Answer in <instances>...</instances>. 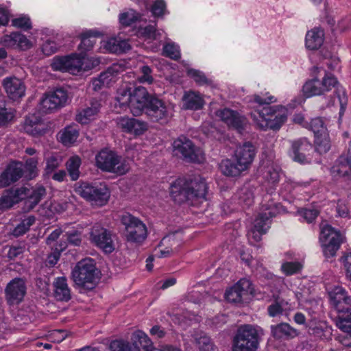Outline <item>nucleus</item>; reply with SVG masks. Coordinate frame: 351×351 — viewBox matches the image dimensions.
I'll return each instance as SVG.
<instances>
[{
    "label": "nucleus",
    "mask_w": 351,
    "mask_h": 351,
    "mask_svg": "<svg viewBox=\"0 0 351 351\" xmlns=\"http://www.w3.org/2000/svg\"><path fill=\"white\" fill-rule=\"evenodd\" d=\"M315 142L316 150L320 154L327 152L330 148V143L328 134L316 136Z\"/></svg>",
    "instance_id": "603ef678"
},
{
    "label": "nucleus",
    "mask_w": 351,
    "mask_h": 351,
    "mask_svg": "<svg viewBox=\"0 0 351 351\" xmlns=\"http://www.w3.org/2000/svg\"><path fill=\"white\" fill-rule=\"evenodd\" d=\"M100 107V102L97 99H93L90 102V106L82 110L77 114L76 121L82 124L88 123L90 121L94 119L99 111Z\"/></svg>",
    "instance_id": "7c9ffc66"
},
{
    "label": "nucleus",
    "mask_w": 351,
    "mask_h": 351,
    "mask_svg": "<svg viewBox=\"0 0 351 351\" xmlns=\"http://www.w3.org/2000/svg\"><path fill=\"white\" fill-rule=\"evenodd\" d=\"M54 295L58 300L68 301L71 299V290L65 277L57 278L54 282Z\"/></svg>",
    "instance_id": "473e14b6"
},
{
    "label": "nucleus",
    "mask_w": 351,
    "mask_h": 351,
    "mask_svg": "<svg viewBox=\"0 0 351 351\" xmlns=\"http://www.w3.org/2000/svg\"><path fill=\"white\" fill-rule=\"evenodd\" d=\"M25 189H16L6 191L0 197V210L12 207L14 204L24 199Z\"/></svg>",
    "instance_id": "c85d7f7f"
},
{
    "label": "nucleus",
    "mask_w": 351,
    "mask_h": 351,
    "mask_svg": "<svg viewBox=\"0 0 351 351\" xmlns=\"http://www.w3.org/2000/svg\"><path fill=\"white\" fill-rule=\"evenodd\" d=\"M182 101L183 108L186 110H197L201 109L204 105V101L201 95L194 91L185 93Z\"/></svg>",
    "instance_id": "2f4dec72"
},
{
    "label": "nucleus",
    "mask_w": 351,
    "mask_h": 351,
    "mask_svg": "<svg viewBox=\"0 0 351 351\" xmlns=\"http://www.w3.org/2000/svg\"><path fill=\"white\" fill-rule=\"evenodd\" d=\"M132 90V87L128 84L122 86L118 89L116 100L121 108L125 110L126 108L130 109Z\"/></svg>",
    "instance_id": "58836bf2"
},
{
    "label": "nucleus",
    "mask_w": 351,
    "mask_h": 351,
    "mask_svg": "<svg viewBox=\"0 0 351 351\" xmlns=\"http://www.w3.org/2000/svg\"><path fill=\"white\" fill-rule=\"evenodd\" d=\"M117 125L124 132L136 136L143 134L147 130V124L145 121L128 117L117 119Z\"/></svg>",
    "instance_id": "5701e85b"
},
{
    "label": "nucleus",
    "mask_w": 351,
    "mask_h": 351,
    "mask_svg": "<svg viewBox=\"0 0 351 351\" xmlns=\"http://www.w3.org/2000/svg\"><path fill=\"white\" fill-rule=\"evenodd\" d=\"M133 344L131 346L128 342L123 340H115L110 343V351H141V344H143L144 348H147L150 344V339L147 335L138 331L134 335Z\"/></svg>",
    "instance_id": "2eb2a0df"
},
{
    "label": "nucleus",
    "mask_w": 351,
    "mask_h": 351,
    "mask_svg": "<svg viewBox=\"0 0 351 351\" xmlns=\"http://www.w3.org/2000/svg\"><path fill=\"white\" fill-rule=\"evenodd\" d=\"M66 239L69 243L77 246L80 245L82 241L81 239V232L78 230H73L69 232H66L65 235Z\"/></svg>",
    "instance_id": "774afa93"
},
{
    "label": "nucleus",
    "mask_w": 351,
    "mask_h": 351,
    "mask_svg": "<svg viewBox=\"0 0 351 351\" xmlns=\"http://www.w3.org/2000/svg\"><path fill=\"white\" fill-rule=\"evenodd\" d=\"M12 24L13 26L24 29H29L32 28V23L30 19L28 16H23L18 18H16L12 21Z\"/></svg>",
    "instance_id": "69168bd1"
},
{
    "label": "nucleus",
    "mask_w": 351,
    "mask_h": 351,
    "mask_svg": "<svg viewBox=\"0 0 351 351\" xmlns=\"http://www.w3.org/2000/svg\"><path fill=\"white\" fill-rule=\"evenodd\" d=\"M298 213L303 221L307 223L313 222L319 215V211L315 208H302Z\"/></svg>",
    "instance_id": "e2e57ef3"
},
{
    "label": "nucleus",
    "mask_w": 351,
    "mask_h": 351,
    "mask_svg": "<svg viewBox=\"0 0 351 351\" xmlns=\"http://www.w3.org/2000/svg\"><path fill=\"white\" fill-rule=\"evenodd\" d=\"M153 97L149 95L147 89L143 86L132 87L130 110L134 116L141 115L145 110L149 99Z\"/></svg>",
    "instance_id": "f3484780"
},
{
    "label": "nucleus",
    "mask_w": 351,
    "mask_h": 351,
    "mask_svg": "<svg viewBox=\"0 0 351 351\" xmlns=\"http://www.w3.org/2000/svg\"><path fill=\"white\" fill-rule=\"evenodd\" d=\"M79 136V129L77 125H72L66 127L59 132L58 138L60 141L66 146L73 144Z\"/></svg>",
    "instance_id": "f704fd0d"
},
{
    "label": "nucleus",
    "mask_w": 351,
    "mask_h": 351,
    "mask_svg": "<svg viewBox=\"0 0 351 351\" xmlns=\"http://www.w3.org/2000/svg\"><path fill=\"white\" fill-rule=\"evenodd\" d=\"M324 43V32L319 28L308 31L306 35V47L311 50L319 48Z\"/></svg>",
    "instance_id": "c9c22d12"
},
{
    "label": "nucleus",
    "mask_w": 351,
    "mask_h": 351,
    "mask_svg": "<svg viewBox=\"0 0 351 351\" xmlns=\"http://www.w3.org/2000/svg\"><path fill=\"white\" fill-rule=\"evenodd\" d=\"M71 277L76 286L87 289H93L99 278V271L92 258L78 262L72 270Z\"/></svg>",
    "instance_id": "20e7f679"
},
{
    "label": "nucleus",
    "mask_w": 351,
    "mask_h": 351,
    "mask_svg": "<svg viewBox=\"0 0 351 351\" xmlns=\"http://www.w3.org/2000/svg\"><path fill=\"white\" fill-rule=\"evenodd\" d=\"M51 68L54 71L69 72L75 75L80 72V55L73 53L67 56H56L52 60Z\"/></svg>",
    "instance_id": "ddd939ff"
},
{
    "label": "nucleus",
    "mask_w": 351,
    "mask_h": 351,
    "mask_svg": "<svg viewBox=\"0 0 351 351\" xmlns=\"http://www.w3.org/2000/svg\"><path fill=\"white\" fill-rule=\"evenodd\" d=\"M263 178L265 180V187H269L268 192H271L280 180V171L274 165H267L261 169Z\"/></svg>",
    "instance_id": "c756f323"
},
{
    "label": "nucleus",
    "mask_w": 351,
    "mask_h": 351,
    "mask_svg": "<svg viewBox=\"0 0 351 351\" xmlns=\"http://www.w3.org/2000/svg\"><path fill=\"white\" fill-rule=\"evenodd\" d=\"M330 303L339 312L348 310L351 306V298L341 287H335L329 293Z\"/></svg>",
    "instance_id": "a878e982"
},
{
    "label": "nucleus",
    "mask_w": 351,
    "mask_h": 351,
    "mask_svg": "<svg viewBox=\"0 0 351 351\" xmlns=\"http://www.w3.org/2000/svg\"><path fill=\"white\" fill-rule=\"evenodd\" d=\"M253 291L251 282L246 278H242L226 291L225 298L229 302L240 303L252 294Z\"/></svg>",
    "instance_id": "f8f14e48"
},
{
    "label": "nucleus",
    "mask_w": 351,
    "mask_h": 351,
    "mask_svg": "<svg viewBox=\"0 0 351 351\" xmlns=\"http://www.w3.org/2000/svg\"><path fill=\"white\" fill-rule=\"evenodd\" d=\"M69 335L68 331L65 330H53L48 332L47 338L53 343H60Z\"/></svg>",
    "instance_id": "bf43d9fd"
},
{
    "label": "nucleus",
    "mask_w": 351,
    "mask_h": 351,
    "mask_svg": "<svg viewBox=\"0 0 351 351\" xmlns=\"http://www.w3.org/2000/svg\"><path fill=\"white\" fill-rule=\"evenodd\" d=\"M208 186L205 180L199 176L191 179H178L171 185L170 193L175 202L181 204L185 202L205 200Z\"/></svg>",
    "instance_id": "f03ea898"
},
{
    "label": "nucleus",
    "mask_w": 351,
    "mask_h": 351,
    "mask_svg": "<svg viewBox=\"0 0 351 351\" xmlns=\"http://www.w3.org/2000/svg\"><path fill=\"white\" fill-rule=\"evenodd\" d=\"M195 343L200 351H213L214 344L209 337L205 334L197 335L195 337Z\"/></svg>",
    "instance_id": "09e8293b"
},
{
    "label": "nucleus",
    "mask_w": 351,
    "mask_h": 351,
    "mask_svg": "<svg viewBox=\"0 0 351 351\" xmlns=\"http://www.w3.org/2000/svg\"><path fill=\"white\" fill-rule=\"evenodd\" d=\"M145 114L152 121H165L169 117V110L166 104L155 97H151L147 104Z\"/></svg>",
    "instance_id": "dca6fc26"
},
{
    "label": "nucleus",
    "mask_w": 351,
    "mask_h": 351,
    "mask_svg": "<svg viewBox=\"0 0 351 351\" xmlns=\"http://www.w3.org/2000/svg\"><path fill=\"white\" fill-rule=\"evenodd\" d=\"M5 298L10 304H19L26 293V285L23 279L16 278L12 280L5 289Z\"/></svg>",
    "instance_id": "aec40b11"
},
{
    "label": "nucleus",
    "mask_w": 351,
    "mask_h": 351,
    "mask_svg": "<svg viewBox=\"0 0 351 351\" xmlns=\"http://www.w3.org/2000/svg\"><path fill=\"white\" fill-rule=\"evenodd\" d=\"M117 39L115 38H111L107 40H104L101 43V49L110 53H117L118 48Z\"/></svg>",
    "instance_id": "338daca9"
},
{
    "label": "nucleus",
    "mask_w": 351,
    "mask_h": 351,
    "mask_svg": "<svg viewBox=\"0 0 351 351\" xmlns=\"http://www.w3.org/2000/svg\"><path fill=\"white\" fill-rule=\"evenodd\" d=\"M309 128L315 134V137L327 134L324 121L319 117L313 119L309 123Z\"/></svg>",
    "instance_id": "3c124183"
},
{
    "label": "nucleus",
    "mask_w": 351,
    "mask_h": 351,
    "mask_svg": "<svg viewBox=\"0 0 351 351\" xmlns=\"http://www.w3.org/2000/svg\"><path fill=\"white\" fill-rule=\"evenodd\" d=\"M80 55V71H86L93 69L99 64L97 58H89L84 55Z\"/></svg>",
    "instance_id": "13d9d810"
},
{
    "label": "nucleus",
    "mask_w": 351,
    "mask_h": 351,
    "mask_svg": "<svg viewBox=\"0 0 351 351\" xmlns=\"http://www.w3.org/2000/svg\"><path fill=\"white\" fill-rule=\"evenodd\" d=\"M351 165L348 162L347 157H340L337 164L331 169V173L335 178H342L343 180L350 176Z\"/></svg>",
    "instance_id": "4c0bfd02"
},
{
    "label": "nucleus",
    "mask_w": 351,
    "mask_h": 351,
    "mask_svg": "<svg viewBox=\"0 0 351 351\" xmlns=\"http://www.w3.org/2000/svg\"><path fill=\"white\" fill-rule=\"evenodd\" d=\"M75 191L91 205L96 206H102L106 204L110 198L108 189L102 184L77 183L75 185Z\"/></svg>",
    "instance_id": "0eeeda50"
},
{
    "label": "nucleus",
    "mask_w": 351,
    "mask_h": 351,
    "mask_svg": "<svg viewBox=\"0 0 351 351\" xmlns=\"http://www.w3.org/2000/svg\"><path fill=\"white\" fill-rule=\"evenodd\" d=\"M173 153L187 161L201 163L204 160L202 151L196 148L192 141L186 136H181L173 141Z\"/></svg>",
    "instance_id": "1a4fd4ad"
},
{
    "label": "nucleus",
    "mask_w": 351,
    "mask_h": 351,
    "mask_svg": "<svg viewBox=\"0 0 351 351\" xmlns=\"http://www.w3.org/2000/svg\"><path fill=\"white\" fill-rule=\"evenodd\" d=\"M319 87L322 95L329 92L332 88L337 87L335 95L338 98L340 105V114H342L347 106L348 97L346 94L345 90L342 87H338L337 80L332 75L326 73L322 80H319Z\"/></svg>",
    "instance_id": "4468645a"
},
{
    "label": "nucleus",
    "mask_w": 351,
    "mask_h": 351,
    "mask_svg": "<svg viewBox=\"0 0 351 351\" xmlns=\"http://www.w3.org/2000/svg\"><path fill=\"white\" fill-rule=\"evenodd\" d=\"M62 163V158L58 155H52L47 158L46 167L45 169V173L49 175L59 167Z\"/></svg>",
    "instance_id": "5fc2aeb1"
},
{
    "label": "nucleus",
    "mask_w": 351,
    "mask_h": 351,
    "mask_svg": "<svg viewBox=\"0 0 351 351\" xmlns=\"http://www.w3.org/2000/svg\"><path fill=\"white\" fill-rule=\"evenodd\" d=\"M262 335V330L257 327L241 326L233 338L232 351H256Z\"/></svg>",
    "instance_id": "7ed1b4c3"
},
{
    "label": "nucleus",
    "mask_w": 351,
    "mask_h": 351,
    "mask_svg": "<svg viewBox=\"0 0 351 351\" xmlns=\"http://www.w3.org/2000/svg\"><path fill=\"white\" fill-rule=\"evenodd\" d=\"M271 331L273 337L276 339L293 338L298 335L297 330L287 323L271 326Z\"/></svg>",
    "instance_id": "72a5a7b5"
},
{
    "label": "nucleus",
    "mask_w": 351,
    "mask_h": 351,
    "mask_svg": "<svg viewBox=\"0 0 351 351\" xmlns=\"http://www.w3.org/2000/svg\"><path fill=\"white\" fill-rule=\"evenodd\" d=\"M81 165V159L77 156L71 157L66 162V166L71 179L77 180L80 177L79 168Z\"/></svg>",
    "instance_id": "37998d69"
},
{
    "label": "nucleus",
    "mask_w": 351,
    "mask_h": 351,
    "mask_svg": "<svg viewBox=\"0 0 351 351\" xmlns=\"http://www.w3.org/2000/svg\"><path fill=\"white\" fill-rule=\"evenodd\" d=\"M23 175V165L20 162H12L0 176V187L7 186L18 181Z\"/></svg>",
    "instance_id": "393cba45"
},
{
    "label": "nucleus",
    "mask_w": 351,
    "mask_h": 351,
    "mask_svg": "<svg viewBox=\"0 0 351 351\" xmlns=\"http://www.w3.org/2000/svg\"><path fill=\"white\" fill-rule=\"evenodd\" d=\"M2 86L8 97L13 101H18L25 95L26 86L20 78L7 77L3 80Z\"/></svg>",
    "instance_id": "6ab92c4d"
},
{
    "label": "nucleus",
    "mask_w": 351,
    "mask_h": 351,
    "mask_svg": "<svg viewBox=\"0 0 351 351\" xmlns=\"http://www.w3.org/2000/svg\"><path fill=\"white\" fill-rule=\"evenodd\" d=\"M306 328L310 335L320 339H329L332 336V330L324 321L312 319L308 322Z\"/></svg>",
    "instance_id": "bb28decb"
},
{
    "label": "nucleus",
    "mask_w": 351,
    "mask_h": 351,
    "mask_svg": "<svg viewBox=\"0 0 351 351\" xmlns=\"http://www.w3.org/2000/svg\"><path fill=\"white\" fill-rule=\"evenodd\" d=\"M256 155V149L252 143L245 142L237 147L234 158L241 167L245 171L252 165Z\"/></svg>",
    "instance_id": "412c9836"
},
{
    "label": "nucleus",
    "mask_w": 351,
    "mask_h": 351,
    "mask_svg": "<svg viewBox=\"0 0 351 351\" xmlns=\"http://www.w3.org/2000/svg\"><path fill=\"white\" fill-rule=\"evenodd\" d=\"M215 114L228 126L238 130H243L247 123V121L244 116L230 108L220 109L215 112Z\"/></svg>",
    "instance_id": "4be33fe9"
},
{
    "label": "nucleus",
    "mask_w": 351,
    "mask_h": 351,
    "mask_svg": "<svg viewBox=\"0 0 351 351\" xmlns=\"http://www.w3.org/2000/svg\"><path fill=\"white\" fill-rule=\"evenodd\" d=\"M319 85V80L317 78H313L307 81L302 87L304 95L307 97L321 95L322 93Z\"/></svg>",
    "instance_id": "c03bdc74"
},
{
    "label": "nucleus",
    "mask_w": 351,
    "mask_h": 351,
    "mask_svg": "<svg viewBox=\"0 0 351 351\" xmlns=\"http://www.w3.org/2000/svg\"><path fill=\"white\" fill-rule=\"evenodd\" d=\"M1 43L6 47L18 48L21 50H27L33 47V43L27 36L20 32H13L3 36Z\"/></svg>",
    "instance_id": "b1692460"
},
{
    "label": "nucleus",
    "mask_w": 351,
    "mask_h": 351,
    "mask_svg": "<svg viewBox=\"0 0 351 351\" xmlns=\"http://www.w3.org/2000/svg\"><path fill=\"white\" fill-rule=\"evenodd\" d=\"M20 189H25L23 199H25V204L28 210L33 209L46 194V190L43 186H22Z\"/></svg>",
    "instance_id": "cd10ccee"
},
{
    "label": "nucleus",
    "mask_w": 351,
    "mask_h": 351,
    "mask_svg": "<svg viewBox=\"0 0 351 351\" xmlns=\"http://www.w3.org/2000/svg\"><path fill=\"white\" fill-rule=\"evenodd\" d=\"M23 130L26 133L33 136H41L45 133L43 123L34 117H29L25 119Z\"/></svg>",
    "instance_id": "e433bc0d"
},
{
    "label": "nucleus",
    "mask_w": 351,
    "mask_h": 351,
    "mask_svg": "<svg viewBox=\"0 0 351 351\" xmlns=\"http://www.w3.org/2000/svg\"><path fill=\"white\" fill-rule=\"evenodd\" d=\"M95 165L98 169L105 172L123 175L129 171V166L125 160L115 152L108 149H101L95 156Z\"/></svg>",
    "instance_id": "423d86ee"
},
{
    "label": "nucleus",
    "mask_w": 351,
    "mask_h": 351,
    "mask_svg": "<svg viewBox=\"0 0 351 351\" xmlns=\"http://www.w3.org/2000/svg\"><path fill=\"white\" fill-rule=\"evenodd\" d=\"M275 101L274 97L268 95L267 93L249 97L250 115L256 128L262 130H278L286 122L288 110L282 106H269Z\"/></svg>",
    "instance_id": "f257e3e1"
},
{
    "label": "nucleus",
    "mask_w": 351,
    "mask_h": 351,
    "mask_svg": "<svg viewBox=\"0 0 351 351\" xmlns=\"http://www.w3.org/2000/svg\"><path fill=\"white\" fill-rule=\"evenodd\" d=\"M343 238L340 232L335 230L331 226L326 223H322L320 224V241L327 242L332 239H339Z\"/></svg>",
    "instance_id": "ea45409f"
},
{
    "label": "nucleus",
    "mask_w": 351,
    "mask_h": 351,
    "mask_svg": "<svg viewBox=\"0 0 351 351\" xmlns=\"http://www.w3.org/2000/svg\"><path fill=\"white\" fill-rule=\"evenodd\" d=\"M99 34L97 32L89 31L82 35L81 43L79 45L78 49L82 53L90 51L96 42V37Z\"/></svg>",
    "instance_id": "a19ab883"
},
{
    "label": "nucleus",
    "mask_w": 351,
    "mask_h": 351,
    "mask_svg": "<svg viewBox=\"0 0 351 351\" xmlns=\"http://www.w3.org/2000/svg\"><path fill=\"white\" fill-rule=\"evenodd\" d=\"M291 156L293 160L300 163H308L311 160L313 145L306 138L293 141L291 143Z\"/></svg>",
    "instance_id": "a211bd4d"
},
{
    "label": "nucleus",
    "mask_w": 351,
    "mask_h": 351,
    "mask_svg": "<svg viewBox=\"0 0 351 351\" xmlns=\"http://www.w3.org/2000/svg\"><path fill=\"white\" fill-rule=\"evenodd\" d=\"M343 238L339 239H332L323 243V252L326 257H332L339 249Z\"/></svg>",
    "instance_id": "a18cd8bd"
},
{
    "label": "nucleus",
    "mask_w": 351,
    "mask_h": 351,
    "mask_svg": "<svg viewBox=\"0 0 351 351\" xmlns=\"http://www.w3.org/2000/svg\"><path fill=\"white\" fill-rule=\"evenodd\" d=\"M187 74L199 85L210 84L211 83V80L199 70L190 69L187 71Z\"/></svg>",
    "instance_id": "864d4df0"
},
{
    "label": "nucleus",
    "mask_w": 351,
    "mask_h": 351,
    "mask_svg": "<svg viewBox=\"0 0 351 351\" xmlns=\"http://www.w3.org/2000/svg\"><path fill=\"white\" fill-rule=\"evenodd\" d=\"M90 239L97 247L106 254L112 253L115 249L111 232L99 225L92 228Z\"/></svg>",
    "instance_id": "9b49d317"
},
{
    "label": "nucleus",
    "mask_w": 351,
    "mask_h": 351,
    "mask_svg": "<svg viewBox=\"0 0 351 351\" xmlns=\"http://www.w3.org/2000/svg\"><path fill=\"white\" fill-rule=\"evenodd\" d=\"M302 268V264L298 261H287L282 264L281 269L287 276H291L299 272Z\"/></svg>",
    "instance_id": "6e6d98bb"
},
{
    "label": "nucleus",
    "mask_w": 351,
    "mask_h": 351,
    "mask_svg": "<svg viewBox=\"0 0 351 351\" xmlns=\"http://www.w3.org/2000/svg\"><path fill=\"white\" fill-rule=\"evenodd\" d=\"M15 111L12 108L0 107V125H3L11 121L14 117Z\"/></svg>",
    "instance_id": "0e129e2a"
},
{
    "label": "nucleus",
    "mask_w": 351,
    "mask_h": 351,
    "mask_svg": "<svg viewBox=\"0 0 351 351\" xmlns=\"http://www.w3.org/2000/svg\"><path fill=\"white\" fill-rule=\"evenodd\" d=\"M278 212V205L272 201H269L261 206V213L247 233L249 241L252 244L261 241L262 235L265 234L269 228V219L275 217Z\"/></svg>",
    "instance_id": "39448f33"
},
{
    "label": "nucleus",
    "mask_w": 351,
    "mask_h": 351,
    "mask_svg": "<svg viewBox=\"0 0 351 351\" xmlns=\"http://www.w3.org/2000/svg\"><path fill=\"white\" fill-rule=\"evenodd\" d=\"M239 204L250 206L254 202V193L252 189L249 186H243L237 193Z\"/></svg>",
    "instance_id": "de8ad7c7"
},
{
    "label": "nucleus",
    "mask_w": 351,
    "mask_h": 351,
    "mask_svg": "<svg viewBox=\"0 0 351 351\" xmlns=\"http://www.w3.org/2000/svg\"><path fill=\"white\" fill-rule=\"evenodd\" d=\"M121 223L125 226V238L128 242L141 243L147 238V227L137 217L125 214L121 217Z\"/></svg>",
    "instance_id": "6e6552de"
},
{
    "label": "nucleus",
    "mask_w": 351,
    "mask_h": 351,
    "mask_svg": "<svg viewBox=\"0 0 351 351\" xmlns=\"http://www.w3.org/2000/svg\"><path fill=\"white\" fill-rule=\"evenodd\" d=\"M336 326L344 332H351V309L338 316L336 319Z\"/></svg>",
    "instance_id": "49530a36"
},
{
    "label": "nucleus",
    "mask_w": 351,
    "mask_h": 351,
    "mask_svg": "<svg viewBox=\"0 0 351 351\" xmlns=\"http://www.w3.org/2000/svg\"><path fill=\"white\" fill-rule=\"evenodd\" d=\"M138 14L134 10H131L128 12L121 13L119 15V21L121 25L125 26H129L132 23L135 22L138 19Z\"/></svg>",
    "instance_id": "052dcab7"
},
{
    "label": "nucleus",
    "mask_w": 351,
    "mask_h": 351,
    "mask_svg": "<svg viewBox=\"0 0 351 351\" xmlns=\"http://www.w3.org/2000/svg\"><path fill=\"white\" fill-rule=\"evenodd\" d=\"M171 241V237H164L160 243L158 245V248L155 249L154 256L158 258H166L170 256L173 254V250L170 247H166L165 249H161V247Z\"/></svg>",
    "instance_id": "4d7b16f0"
},
{
    "label": "nucleus",
    "mask_w": 351,
    "mask_h": 351,
    "mask_svg": "<svg viewBox=\"0 0 351 351\" xmlns=\"http://www.w3.org/2000/svg\"><path fill=\"white\" fill-rule=\"evenodd\" d=\"M220 168L221 172L227 176H237L245 171L237 162L234 163L228 159L221 161Z\"/></svg>",
    "instance_id": "79ce46f5"
},
{
    "label": "nucleus",
    "mask_w": 351,
    "mask_h": 351,
    "mask_svg": "<svg viewBox=\"0 0 351 351\" xmlns=\"http://www.w3.org/2000/svg\"><path fill=\"white\" fill-rule=\"evenodd\" d=\"M163 54L175 60L180 58L179 47L174 43L166 44L163 47Z\"/></svg>",
    "instance_id": "680f3d73"
},
{
    "label": "nucleus",
    "mask_w": 351,
    "mask_h": 351,
    "mask_svg": "<svg viewBox=\"0 0 351 351\" xmlns=\"http://www.w3.org/2000/svg\"><path fill=\"white\" fill-rule=\"evenodd\" d=\"M68 100L66 91L62 88L45 93L40 101V110L43 113H51L64 106Z\"/></svg>",
    "instance_id": "9d476101"
},
{
    "label": "nucleus",
    "mask_w": 351,
    "mask_h": 351,
    "mask_svg": "<svg viewBox=\"0 0 351 351\" xmlns=\"http://www.w3.org/2000/svg\"><path fill=\"white\" fill-rule=\"evenodd\" d=\"M288 302L284 300L277 299L274 303L270 304L267 308V312L270 317H274L282 313L285 306Z\"/></svg>",
    "instance_id": "8fccbe9b"
}]
</instances>
